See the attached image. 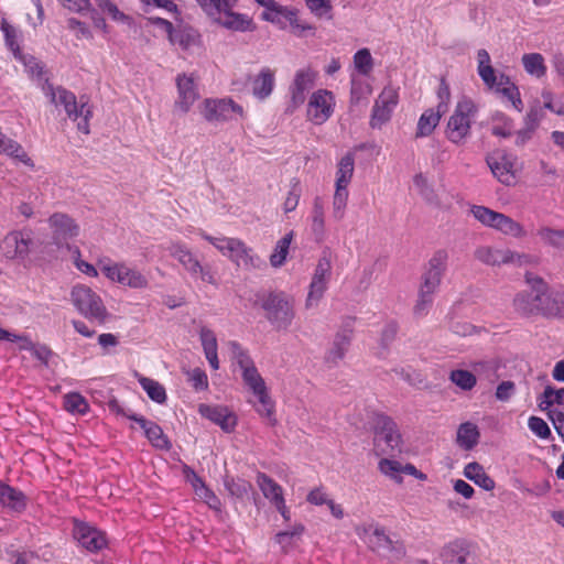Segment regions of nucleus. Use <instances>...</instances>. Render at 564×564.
Returning <instances> with one entry per match:
<instances>
[{"instance_id": "obj_10", "label": "nucleus", "mask_w": 564, "mask_h": 564, "mask_svg": "<svg viewBox=\"0 0 564 564\" xmlns=\"http://www.w3.org/2000/svg\"><path fill=\"white\" fill-rule=\"evenodd\" d=\"M476 113L477 107L475 102L467 97H463L457 102L448 119L446 129L447 139L455 144L464 142L470 133L471 122Z\"/></svg>"}, {"instance_id": "obj_63", "label": "nucleus", "mask_w": 564, "mask_h": 564, "mask_svg": "<svg viewBox=\"0 0 564 564\" xmlns=\"http://www.w3.org/2000/svg\"><path fill=\"white\" fill-rule=\"evenodd\" d=\"M304 527L302 524H294L291 529L281 531L275 535V542L282 547L286 549L291 544V540L294 536H299L303 533Z\"/></svg>"}, {"instance_id": "obj_15", "label": "nucleus", "mask_w": 564, "mask_h": 564, "mask_svg": "<svg viewBox=\"0 0 564 564\" xmlns=\"http://www.w3.org/2000/svg\"><path fill=\"white\" fill-rule=\"evenodd\" d=\"M269 322L279 330L288 329L294 318L292 303L281 295H270L264 304Z\"/></svg>"}, {"instance_id": "obj_47", "label": "nucleus", "mask_w": 564, "mask_h": 564, "mask_svg": "<svg viewBox=\"0 0 564 564\" xmlns=\"http://www.w3.org/2000/svg\"><path fill=\"white\" fill-rule=\"evenodd\" d=\"M350 338L346 334H337L334 338L333 345L326 355V362L329 365H337L341 360L348 349Z\"/></svg>"}, {"instance_id": "obj_31", "label": "nucleus", "mask_w": 564, "mask_h": 564, "mask_svg": "<svg viewBox=\"0 0 564 564\" xmlns=\"http://www.w3.org/2000/svg\"><path fill=\"white\" fill-rule=\"evenodd\" d=\"M468 547L464 540H455L446 545L440 552L442 564H468Z\"/></svg>"}, {"instance_id": "obj_1", "label": "nucleus", "mask_w": 564, "mask_h": 564, "mask_svg": "<svg viewBox=\"0 0 564 564\" xmlns=\"http://www.w3.org/2000/svg\"><path fill=\"white\" fill-rule=\"evenodd\" d=\"M263 11L260 15L262 21L269 22L280 30L288 28L296 36H303L314 26L299 17V10L292 6H283L275 0H254ZM199 8L205 15L219 26L232 32L253 31L252 19L246 14L235 11L238 0H198Z\"/></svg>"}, {"instance_id": "obj_44", "label": "nucleus", "mask_w": 564, "mask_h": 564, "mask_svg": "<svg viewBox=\"0 0 564 564\" xmlns=\"http://www.w3.org/2000/svg\"><path fill=\"white\" fill-rule=\"evenodd\" d=\"M440 120V110H435L432 108L425 110L417 121L416 137L423 138L430 135L437 127Z\"/></svg>"}, {"instance_id": "obj_29", "label": "nucleus", "mask_w": 564, "mask_h": 564, "mask_svg": "<svg viewBox=\"0 0 564 564\" xmlns=\"http://www.w3.org/2000/svg\"><path fill=\"white\" fill-rule=\"evenodd\" d=\"M185 477L187 482L192 486L197 498L203 500L212 509L218 510L220 508V500L218 497L206 486L204 480L197 474L191 469H187Z\"/></svg>"}, {"instance_id": "obj_38", "label": "nucleus", "mask_w": 564, "mask_h": 564, "mask_svg": "<svg viewBox=\"0 0 564 564\" xmlns=\"http://www.w3.org/2000/svg\"><path fill=\"white\" fill-rule=\"evenodd\" d=\"M463 474L467 479L471 480L486 491L495 489V480L485 471L484 467L476 462L468 463L464 467Z\"/></svg>"}, {"instance_id": "obj_30", "label": "nucleus", "mask_w": 564, "mask_h": 564, "mask_svg": "<svg viewBox=\"0 0 564 564\" xmlns=\"http://www.w3.org/2000/svg\"><path fill=\"white\" fill-rule=\"evenodd\" d=\"M275 85V73L269 67H263L252 79V95L259 99H267L273 91Z\"/></svg>"}, {"instance_id": "obj_36", "label": "nucleus", "mask_w": 564, "mask_h": 564, "mask_svg": "<svg viewBox=\"0 0 564 564\" xmlns=\"http://www.w3.org/2000/svg\"><path fill=\"white\" fill-rule=\"evenodd\" d=\"M169 251L192 275H197L198 271H202L199 261L184 245L172 243Z\"/></svg>"}, {"instance_id": "obj_42", "label": "nucleus", "mask_w": 564, "mask_h": 564, "mask_svg": "<svg viewBox=\"0 0 564 564\" xmlns=\"http://www.w3.org/2000/svg\"><path fill=\"white\" fill-rule=\"evenodd\" d=\"M355 171V158L352 153H346L337 163L335 186L350 184Z\"/></svg>"}, {"instance_id": "obj_52", "label": "nucleus", "mask_w": 564, "mask_h": 564, "mask_svg": "<svg viewBox=\"0 0 564 564\" xmlns=\"http://www.w3.org/2000/svg\"><path fill=\"white\" fill-rule=\"evenodd\" d=\"M378 468L381 474L394 480L398 484L403 481L402 464L395 459L382 458L378 463Z\"/></svg>"}, {"instance_id": "obj_54", "label": "nucleus", "mask_w": 564, "mask_h": 564, "mask_svg": "<svg viewBox=\"0 0 564 564\" xmlns=\"http://www.w3.org/2000/svg\"><path fill=\"white\" fill-rule=\"evenodd\" d=\"M538 236L544 243L564 250V230L541 227L538 230Z\"/></svg>"}, {"instance_id": "obj_4", "label": "nucleus", "mask_w": 564, "mask_h": 564, "mask_svg": "<svg viewBox=\"0 0 564 564\" xmlns=\"http://www.w3.org/2000/svg\"><path fill=\"white\" fill-rule=\"evenodd\" d=\"M42 90L52 104L63 107L68 118L77 122V129L80 132L89 133V119L93 116V110L87 101L82 98L78 105L76 96L72 91L61 86L54 87L47 80L43 84Z\"/></svg>"}, {"instance_id": "obj_26", "label": "nucleus", "mask_w": 564, "mask_h": 564, "mask_svg": "<svg viewBox=\"0 0 564 564\" xmlns=\"http://www.w3.org/2000/svg\"><path fill=\"white\" fill-rule=\"evenodd\" d=\"M0 154L7 155L15 163L23 164L24 166L35 170L33 159L28 154L24 148L12 138L8 137L0 129Z\"/></svg>"}, {"instance_id": "obj_20", "label": "nucleus", "mask_w": 564, "mask_h": 564, "mask_svg": "<svg viewBox=\"0 0 564 564\" xmlns=\"http://www.w3.org/2000/svg\"><path fill=\"white\" fill-rule=\"evenodd\" d=\"M376 441H383L391 453L402 452V436L395 422L383 414H378L375 419Z\"/></svg>"}, {"instance_id": "obj_25", "label": "nucleus", "mask_w": 564, "mask_h": 564, "mask_svg": "<svg viewBox=\"0 0 564 564\" xmlns=\"http://www.w3.org/2000/svg\"><path fill=\"white\" fill-rule=\"evenodd\" d=\"M30 241L29 236L11 231L0 242V253L7 259L23 258L28 253Z\"/></svg>"}, {"instance_id": "obj_59", "label": "nucleus", "mask_w": 564, "mask_h": 564, "mask_svg": "<svg viewBox=\"0 0 564 564\" xmlns=\"http://www.w3.org/2000/svg\"><path fill=\"white\" fill-rule=\"evenodd\" d=\"M307 9L317 18L332 19V3L329 0H305Z\"/></svg>"}, {"instance_id": "obj_55", "label": "nucleus", "mask_w": 564, "mask_h": 564, "mask_svg": "<svg viewBox=\"0 0 564 564\" xmlns=\"http://www.w3.org/2000/svg\"><path fill=\"white\" fill-rule=\"evenodd\" d=\"M21 64H23L25 72L32 79L41 80L43 76L42 64L32 55L21 53L14 57Z\"/></svg>"}, {"instance_id": "obj_8", "label": "nucleus", "mask_w": 564, "mask_h": 564, "mask_svg": "<svg viewBox=\"0 0 564 564\" xmlns=\"http://www.w3.org/2000/svg\"><path fill=\"white\" fill-rule=\"evenodd\" d=\"M470 214L482 226L499 231L507 237L521 239L527 236L524 226L503 213L482 205H471Z\"/></svg>"}, {"instance_id": "obj_50", "label": "nucleus", "mask_w": 564, "mask_h": 564, "mask_svg": "<svg viewBox=\"0 0 564 564\" xmlns=\"http://www.w3.org/2000/svg\"><path fill=\"white\" fill-rule=\"evenodd\" d=\"M451 381L463 391H470L477 383L476 376L466 369H455L451 371Z\"/></svg>"}, {"instance_id": "obj_46", "label": "nucleus", "mask_w": 564, "mask_h": 564, "mask_svg": "<svg viewBox=\"0 0 564 564\" xmlns=\"http://www.w3.org/2000/svg\"><path fill=\"white\" fill-rule=\"evenodd\" d=\"M491 133L499 138H508L513 132V122L503 112L496 111L490 118Z\"/></svg>"}, {"instance_id": "obj_22", "label": "nucleus", "mask_w": 564, "mask_h": 564, "mask_svg": "<svg viewBox=\"0 0 564 564\" xmlns=\"http://www.w3.org/2000/svg\"><path fill=\"white\" fill-rule=\"evenodd\" d=\"M169 39L173 45L178 46L188 54H200L204 51L202 34L192 26L175 29Z\"/></svg>"}, {"instance_id": "obj_16", "label": "nucleus", "mask_w": 564, "mask_h": 564, "mask_svg": "<svg viewBox=\"0 0 564 564\" xmlns=\"http://www.w3.org/2000/svg\"><path fill=\"white\" fill-rule=\"evenodd\" d=\"M486 162L492 175L505 185H513L517 182L516 158L501 150H496L487 155Z\"/></svg>"}, {"instance_id": "obj_3", "label": "nucleus", "mask_w": 564, "mask_h": 564, "mask_svg": "<svg viewBox=\"0 0 564 564\" xmlns=\"http://www.w3.org/2000/svg\"><path fill=\"white\" fill-rule=\"evenodd\" d=\"M477 74L482 80L484 85L491 90L500 94L502 98L511 104V106L521 111L523 104L520 97L519 88L510 78L498 73L491 63V57L487 50L480 48L476 53Z\"/></svg>"}, {"instance_id": "obj_58", "label": "nucleus", "mask_w": 564, "mask_h": 564, "mask_svg": "<svg viewBox=\"0 0 564 564\" xmlns=\"http://www.w3.org/2000/svg\"><path fill=\"white\" fill-rule=\"evenodd\" d=\"M187 381L195 391H205L208 389V377L200 368H194L186 371Z\"/></svg>"}, {"instance_id": "obj_39", "label": "nucleus", "mask_w": 564, "mask_h": 564, "mask_svg": "<svg viewBox=\"0 0 564 564\" xmlns=\"http://www.w3.org/2000/svg\"><path fill=\"white\" fill-rule=\"evenodd\" d=\"M256 481L264 498L268 499L272 506L284 500L282 487L265 474L259 473Z\"/></svg>"}, {"instance_id": "obj_11", "label": "nucleus", "mask_w": 564, "mask_h": 564, "mask_svg": "<svg viewBox=\"0 0 564 564\" xmlns=\"http://www.w3.org/2000/svg\"><path fill=\"white\" fill-rule=\"evenodd\" d=\"M73 305L84 317L104 322L107 318V308L101 297L86 285H75L70 292Z\"/></svg>"}, {"instance_id": "obj_64", "label": "nucleus", "mask_w": 564, "mask_h": 564, "mask_svg": "<svg viewBox=\"0 0 564 564\" xmlns=\"http://www.w3.org/2000/svg\"><path fill=\"white\" fill-rule=\"evenodd\" d=\"M530 431L542 440H546L551 435V430L546 422L538 416H530L528 421Z\"/></svg>"}, {"instance_id": "obj_43", "label": "nucleus", "mask_w": 564, "mask_h": 564, "mask_svg": "<svg viewBox=\"0 0 564 564\" xmlns=\"http://www.w3.org/2000/svg\"><path fill=\"white\" fill-rule=\"evenodd\" d=\"M293 237V231H289L276 241L274 249L270 256V264L273 268H280L285 263Z\"/></svg>"}, {"instance_id": "obj_53", "label": "nucleus", "mask_w": 564, "mask_h": 564, "mask_svg": "<svg viewBox=\"0 0 564 564\" xmlns=\"http://www.w3.org/2000/svg\"><path fill=\"white\" fill-rule=\"evenodd\" d=\"M348 200V187L347 186H335V193L333 196V217L340 220L346 210Z\"/></svg>"}, {"instance_id": "obj_62", "label": "nucleus", "mask_w": 564, "mask_h": 564, "mask_svg": "<svg viewBox=\"0 0 564 564\" xmlns=\"http://www.w3.org/2000/svg\"><path fill=\"white\" fill-rule=\"evenodd\" d=\"M434 301V294L431 292H425L424 290L419 289L417 300L414 305V314L416 316H424L427 314Z\"/></svg>"}, {"instance_id": "obj_19", "label": "nucleus", "mask_w": 564, "mask_h": 564, "mask_svg": "<svg viewBox=\"0 0 564 564\" xmlns=\"http://www.w3.org/2000/svg\"><path fill=\"white\" fill-rule=\"evenodd\" d=\"M74 539L89 552H98L107 546L108 540L105 532L86 522L75 521L73 529Z\"/></svg>"}, {"instance_id": "obj_14", "label": "nucleus", "mask_w": 564, "mask_h": 564, "mask_svg": "<svg viewBox=\"0 0 564 564\" xmlns=\"http://www.w3.org/2000/svg\"><path fill=\"white\" fill-rule=\"evenodd\" d=\"M335 105V96L330 90H315L307 100V120L316 126L325 123L334 113Z\"/></svg>"}, {"instance_id": "obj_32", "label": "nucleus", "mask_w": 564, "mask_h": 564, "mask_svg": "<svg viewBox=\"0 0 564 564\" xmlns=\"http://www.w3.org/2000/svg\"><path fill=\"white\" fill-rule=\"evenodd\" d=\"M538 405L547 416L552 414L553 410H563L564 388L555 389L552 386H546L543 393L538 398Z\"/></svg>"}, {"instance_id": "obj_41", "label": "nucleus", "mask_w": 564, "mask_h": 564, "mask_svg": "<svg viewBox=\"0 0 564 564\" xmlns=\"http://www.w3.org/2000/svg\"><path fill=\"white\" fill-rule=\"evenodd\" d=\"M134 378L138 380L148 397L158 404H163L166 401L165 388L156 380L142 376L134 371Z\"/></svg>"}, {"instance_id": "obj_23", "label": "nucleus", "mask_w": 564, "mask_h": 564, "mask_svg": "<svg viewBox=\"0 0 564 564\" xmlns=\"http://www.w3.org/2000/svg\"><path fill=\"white\" fill-rule=\"evenodd\" d=\"M177 98L174 107L176 111L186 113L198 99V90L193 75L182 74L176 77Z\"/></svg>"}, {"instance_id": "obj_56", "label": "nucleus", "mask_w": 564, "mask_h": 564, "mask_svg": "<svg viewBox=\"0 0 564 564\" xmlns=\"http://www.w3.org/2000/svg\"><path fill=\"white\" fill-rule=\"evenodd\" d=\"M328 283L312 280L305 301L306 308L316 307L326 292Z\"/></svg>"}, {"instance_id": "obj_18", "label": "nucleus", "mask_w": 564, "mask_h": 564, "mask_svg": "<svg viewBox=\"0 0 564 564\" xmlns=\"http://www.w3.org/2000/svg\"><path fill=\"white\" fill-rule=\"evenodd\" d=\"M52 238L58 249H67L69 239L79 235V226L66 214L55 213L48 218Z\"/></svg>"}, {"instance_id": "obj_35", "label": "nucleus", "mask_w": 564, "mask_h": 564, "mask_svg": "<svg viewBox=\"0 0 564 564\" xmlns=\"http://www.w3.org/2000/svg\"><path fill=\"white\" fill-rule=\"evenodd\" d=\"M521 64L524 72L535 79H542L546 76L547 66L544 56L540 53L533 52L523 54Z\"/></svg>"}, {"instance_id": "obj_5", "label": "nucleus", "mask_w": 564, "mask_h": 564, "mask_svg": "<svg viewBox=\"0 0 564 564\" xmlns=\"http://www.w3.org/2000/svg\"><path fill=\"white\" fill-rule=\"evenodd\" d=\"M525 282L531 289L530 292H520L513 300L514 307L519 312L523 314L542 313L544 315L554 316L564 315V307L557 308L556 312L545 307L547 300L546 284L541 278L528 272L525 274Z\"/></svg>"}, {"instance_id": "obj_12", "label": "nucleus", "mask_w": 564, "mask_h": 564, "mask_svg": "<svg viewBox=\"0 0 564 564\" xmlns=\"http://www.w3.org/2000/svg\"><path fill=\"white\" fill-rule=\"evenodd\" d=\"M200 113L209 122H225L243 117V108L232 99H205L200 105Z\"/></svg>"}, {"instance_id": "obj_51", "label": "nucleus", "mask_w": 564, "mask_h": 564, "mask_svg": "<svg viewBox=\"0 0 564 564\" xmlns=\"http://www.w3.org/2000/svg\"><path fill=\"white\" fill-rule=\"evenodd\" d=\"M354 67L361 76H369L373 68V58L368 48L358 50L354 55Z\"/></svg>"}, {"instance_id": "obj_24", "label": "nucleus", "mask_w": 564, "mask_h": 564, "mask_svg": "<svg viewBox=\"0 0 564 564\" xmlns=\"http://www.w3.org/2000/svg\"><path fill=\"white\" fill-rule=\"evenodd\" d=\"M198 412L226 433L232 432L237 425V416L227 406L203 403L198 405Z\"/></svg>"}, {"instance_id": "obj_61", "label": "nucleus", "mask_w": 564, "mask_h": 564, "mask_svg": "<svg viewBox=\"0 0 564 564\" xmlns=\"http://www.w3.org/2000/svg\"><path fill=\"white\" fill-rule=\"evenodd\" d=\"M332 270L330 258L326 251H324L323 256L319 258L317 265L315 268L312 280L326 282L328 283Z\"/></svg>"}, {"instance_id": "obj_9", "label": "nucleus", "mask_w": 564, "mask_h": 564, "mask_svg": "<svg viewBox=\"0 0 564 564\" xmlns=\"http://www.w3.org/2000/svg\"><path fill=\"white\" fill-rule=\"evenodd\" d=\"M97 263L101 273L113 283L130 289H145L149 285L148 278L135 268L129 267L126 262H116L110 258H101Z\"/></svg>"}, {"instance_id": "obj_48", "label": "nucleus", "mask_w": 564, "mask_h": 564, "mask_svg": "<svg viewBox=\"0 0 564 564\" xmlns=\"http://www.w3.org/2000/svg\"><path fill=\"white\" fill-rule=\"evenodd\" d=\"M0 29L3 33L6 45L12 52L13 56L15 57L23 53L20 47V31L6 19L1 21Z\"/></svg>"}, {"instance_id": "obj_2", "label": "nucleus", "mask_w": 564, "mask_h": 564, "mask_svg": "<svg viewBox=\"0 0 564 564\" xmlns=\"http://www.w3.org/2000/svg\"><path fill=\"white\" fill-rule=\"evenodd\" d=\"M228 348L234 364L240 371L245 387L253 397V400H249V402L253 405L260 416L267 419L270 424H274L275 403L271 398L267 383L258 371L252 358L237 341H229Z\"/></svg>"}, {"instance_id": "obj_34", "label": "nucleus", "mask_w": 564, "mask_h": 564, "mask_svg": "<svg viewBox=\"0 0 564 564\" xmlns=\"http://www.w3.org/2000/svg\"><path fill=\"white\" fill-rule=\"evenodd\" d=\"M199 339L209 366L214 370L219 369L218 344L216 334L208 327H202L199 330Z\"/></svg>"}, {"instance_id": "obj_45", "label": "nucleus", "mask_w": 564, "mask_h": 564, "mask_svg": "<svg viewBox=\"0 0 564 564\" xmlns=\"http://www.w3.org/2000/svg\"><path fill=\"white\" fill-rule=\"evenodd\" d=\"M64 409L72 415H85L89 412V403L78 392L66 393L63 398Z\"/></svg>"}, {"instance_id": "obj_49", "label": "nucleus", "mask_w": 564, "mask_h": 564, "mask_svg": "<svg viewBox=\"0 0 564 564\" xmlns=\"http://www.w3.org/2000/svg\"><path fill=\"white\" fill-rule=\"evenodd\" d=\"M350 83V101L352 104H359L361 100L366 99L372 93L371 84L364 78H360L352 74Z\"/></svg>"}, {"instance_id": "obj_13", "label": "nucleus", "mask_w": 564, "mask_h": 564, "mask_svg": "<svg viewBox=\"0 0 564 564\" xmlns=\"http://www.w3.org/2000/svg\"><path fill=\"white\" fill-rule=\"evenodd\" d=\"M399 104V90L392 85L383 87L381 93L375 100L370 126L373 129H380L383 124L390 121L394 109Z\"/></svg>"}, {"instance_id": "obj_28", "label": "nucleus", "mask_w": 564, "mask_h": 564, "mask_svg": "<svg viewBox=\"0 0 564 564\" xmlns=\"http://www.w3.org/2000/svg\"><path fill=\"white\" fill-rule=\"evenodd\" d=\"M310 235L314 241L321 243L326 237L325 209L323 200L316 197L313 202V208L307 219Z\"/></svg>"}, {"instance_id": "obj_6", "label": "nucleus", "mask_w": 564, "mask_h": 564, "mask_svg": "<svg viewBox=\"0 0 564 564\" xmlns=\"http://www.w3.org/2000/svg\"><path fill=\"white\" fill-rule=\"evenodd\" d=\"M355 532L364 543L382 556L397 561L405 555L403 543L393 541L386 534L384 529L375 522L359 524Z\"/></svg>"}, {"instance_id": "obj_33", "label": "nucleus", "mask_w": 564, "mask_h": 564, "mask_svg": "<svg viewBox=\"0 0 564 564\" xmlns=\"http://www.w3.org/2000/svg\"><path fill=\"white\" fill-rule=\"evenodd\" d=\"M511 256V249L508 248H494L482 246L475 251V258L488 265L508 264V259Z\"/></svg>"}, {"instance_id": "obj_27", "label": "nucleus", "mask_w": 564, "mask_h": 564, "mask_svg": "<svg viewBox=\"0 0 564 564\" xmlns=\"http://www.w3.org/2000/svg\"><path fill=\"white\" fill-rule=\"evenodd\" d=\"M128 417L139 424L152 446L159 449L170 448V441L163 433V430L155 422L137 414L128 415Z\"/></svg>"}, {"instance_id": "obj_17", "label": "nucleus", "mask_w": 564, "mask_h": 564, "mask_svg": "<svg viewBox=\"0 0 564 564\" xmlns=\"http://www.w3.org/2000/svg\"><path fill=\"white\" fill-rule=\"evenodd\" d=\"M448 253L444 249L436 250L430 258L422 275L420 289L433 294L438 290L443 274L446 270Z\"/></svg>"}, {"instance_id": "obj_60", "label": "nucleus", "mask_w": 564, "mask_h": 564, "mask_svg": "<svg viewBox=\"0 0 564 564\" xmlns=\"http://www.w3.org/2000/svg\"><path fill=\"white\" fill-rule=\"evenodd\" d=\"M302 189L299 181L293 180L288 192V195L283 203L284 213H291L296 209L300 198H301Z\"/></svg>"}, {"instance_id": "obj_21", "label": "nucleus", "mask_w": 564, "mask_h": 564, "mask_svg": "<svg viewBox=\"0 0 564 564\" xmlns=\"http://www.w3.org/2000/svg\"><path fill=\"white\" fill-rule=\"evenodd\" d=\"M317 73L311 67L299 69L290 86L291 105L297 108L305 102L306 95L315 84Z\"/></svg>"}, {"instance_id": "obj_37", "label": "nucleus", "mask_w": 564, "mask_h": 564, "mask_svg": "<svg viewBox=\"0 0 564 564\" xmlns=\"http://www.w3.org/2000/svg\"><path fill=\"white\" fill-rule=\"evenodd\" d=\"M0 505L20 512L25 508V496L22 491L0 481Z\"/></svg>"}, {"instance_id": "obj_57", "label": "nucleus", "mask_w": 564, "mask_h": 564, "mask_svg": "<svg viewBox=\"0 0 564 564\" xmlns=\"http://www.w3.org/2000/svg\"><path fill=\"white\" fill-rule=\"evenodd\" d=\"M67 250L72 253L74 258V264L75 267L83 272L84 274L88 276L96 278L98 275V270L90 263L84 261L80 258V251L78 247L73 245H67Z\"/></svg>"}, {"instance_id": "obj_40", "label": "nucleus", "mask_w": 564, "mask_h": 564, "mask_svg": "<svg viewBox=\"0 0 564 564\" xmlns=\"http://www.w3.org/2000/svg\"><path fill=\"white\" fill-rule=\"evenodd\" d=\"M479 430L475 423L465 422L457 429L456 442L465 451L473 449L479 441Z\"/></svg>"}, {"instance_id": "obj_7", "label": "nucleus", "mask_w": 564, "mask_h": 564, "mask_svg": "<svg viewBox=\"0 0 564 564\" xmlns=\"http://www.w3.org/2000/svg\"><path fill=\"white\" fill-rule=\"evenodd\" d=\"M203 239L210 242L223 256L229 258L238 267L257 269L263 264V260L243 241L229 237H213L205 232Z\"/></svg>"}]
</instances>
